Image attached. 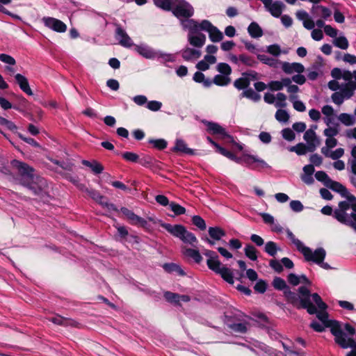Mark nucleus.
<instances>
[{
  "label": "nucleus",
  "instance_id": "4d7b16f0",
  "mask_svg": "<svg viewBox=\"0 0 356 356\" xmlns=\"http://www.w3.org/2000/svg\"><path fill=\"white\" fill-rule=\"evenodd\" d=\"M0 106L4 110H8L13 108L17 111H21V109L19 106L17 105H13L8 100L2 97H0Z\"/></svg>",
  "mask_w": 356,
  "mask_h": 356
},
{
  "label": "nucleus",
  "instance_id": "c85d7f7f",
  "mask_svg": "<svg viewBox=\"0 0 356 356\" xmlns=\"http://www.w3.org/2000/svg\"><path fill=\"white\" fill-rule=\"evenodd\" d=\"M249 35L253 38H258L263 35L264 32L260 26L255 22H252L248 27Z\"/></svg>",
  "mask_w": 356,
  "mask_h": 356
},
{
  "label": "nucleus",
  "instance_id": "6ab92c4d",
  "mask_svg": "<svg viewBox=\"0 0 356 356\" xmlns=\"http://www.w3.org/2000/svg\"><path fill=\"white\" fill-rule=\"evenodd\" d=\"M207 19L202 20L200 23H198L193 19H187L186 20L181 21V24L184 29H188L189 30L190 33H200V31H204L203 24L207 23Z\"/></svg>",
  "mask_w": 356,
  "mask_h": 356
},
{
  "label": "nucleus",
  "instance_id": "864d4df0",
  "mask_svg": "<svg viewBox=\"0 0 356 356\" xmlns=\"http://www.w3.org/2000/svg\"><path fill=\"white\" fill-rule=\"evenodd\" d=\"M268 284L264 280H259L254 286V290L259 293H264L266 291Z\"/></svg>",
  "mask_w": 356,
  "mask_h": 356
},
{
  "label": "nucleus",
  "instance_id": "c756f323",
  "mask_svg": "<svg viewBox=\"0 0 356 356\" xmlns=\"http://www.w3.org/2000/svg\"><path fill=\"white\" fill-rule=\"evenodd\" d=\"M356 90V82L350 81L345 84L344 87L341 90L344 98L350 99L354 95Z\"/></svg>",
  "mask_w": 356,
  "mask_h": 356
},
{
  "label": "nucleus",
  "instance_id": "a18cd8bd",
  "mask_svg": "<svg viewBox=\"0 0 356 356\" xmlns=\"http://www.w3.org/2000/svg\"><path fill=\"white\" fill-rule=\"evenodd\" d=\"M50 159V161L58 165L59 167H60L63 170H68V171H72V168H73V164L69 161H60L57 159H55L52 157H49Z\"/></svg>",
  "mask_w": 356,
  "mask_h": 356
},
{
  "label": "nucleus",
  "instance_id": "20e7f679",
  "mask_svg": "<svg viewBox=\"0 0 356 356\" xmlns=\"http://www.w3.org/2000/svg\"><path fill=\"white\" fill-rule=\"evenodd\" d=\"M311 298H312V300L316 303V306L314 305V312L308 313L309 314H316L318 319L321 321L325 327L330 328V332L332 334V332L334 330H338L341 327L340 322L337 320H330L328 318L329 314L326 312L328 306L323 301L318 293H311Z\"/></svg>",
  "mask_w": 356,
  "mask_h": 356
},
{
  "label": "nucleus",
  "instance_id": "2f4dec72",
  "mask_svg": "<svg viewBox=\"0 0 356 356\" xmlns=\"http://www.w3.org/2000/svg\"><path fill=\"white\" fill-rule=\"evenodd\" d=\"M247 322L227 323L228 327L234 332L245 334L248 331Z\"/></svg>",
  "mask_w": 356,
  "mask_h": 356
},
{
  "label": "nucleus",
  "instance_id": "69168bd1",
  "mask_svg": "<svg viewBox=\"0 0 356 356\" xmlns=\"http://www.w3.org/2000/svg\"><path fill=\"white\" fill-rule=\"evenodd\" d=\"M332 102L337 104L341 105L344 101V97L341 92H335L331 96Z\"/></svg>",
  "mask_w": 356,
  "mask_h": 356
},
{
  "label": "nucleus",
  "instance_id": "f704fd0d",
  "mask_svg": "<svg viewBox=\"0 0 356 356\" xmlns=\"http://www.w3.org/2000/svg\"><path fill=\"white\" fill-rule=\"evenodd\" d=\"M201 56V52L199 50H196L191 48H186L183 50L182 58L186 60H191L193 58H198Z\"/></svg>",
  "mask_w": 356,
  "mask_h": 356
},
{
  "label": "nucleus",
  "instance_id": "7c9ffc66",
  "mask_svg": "<svg viewBox=\"0 0 356 356\" xmlns=\"http://www.w3.org/2000/svg\"><path fill=\"white\" fill-rule=\"evenodd\" d=\"M82 163L90 168L95 174H100L104 170V166L95 160H92L91 161L83 160Z\"/></svg>",
  "mask_w": 356,
  "mask_h": 356
},
{
  "label": "nucleus",
  "instance_id": "4be33fe9",
  "mask_svg": "<svg viewBox=\"0 0 356 356\" xmlns=\"http://www.w3.org/2000/svg\"><path fill=\"white\" fill-rule=\"evenodd\" d=\"M303 138L310 147V152H314L320 145V140L317 138L315 131L311 129L305 131Z\"/></svg>",
  "mask_w": 356,
  "mask_h": 356
},
{
  "label": "nucleus",
  "instance_id": "bf43d9fd",
  "mask_svg": "<svg viewBox=\"0 0 356 356\" xmlns=\"http://www.w3.org/2000/svg\"><path fill=\"white\" fill-rule=\"evenodd\" d=\"M339 120L346 126H350L354 124L353 116L348 113L340 114L339 116Z\"/></svg>",
  "mask_w": 356,
  "mask_h": 356
},
{
  "label": "nucleus",
  "instance_id": "5701e85b",
  "mask_svg": "<svg viewBox=\"0 0 356 356\" xmlns=\"http://www.w3.org/2000/svg\"><path fill=\"white\" fill-rule=\"evenodd\" d=\"M310 13L312 17H321L323 19H328L332 15V11L330 8L321 5H313Z\"/></svg>",
  "mask_w": 356,
  "mask_h": 356
},
{
  "label": "nucleus",
  "instance_id": "9d476101",
  "mask_svg": "<svg viewBox=\"0 0 356 356\" xmlns=\"http://www.w3.org/2000/svg\"><path fill=\"white\" fill-rule=\"evenodd\" d=\"M207 130L208 132L213 135H220L222 139L227 140L229 143L233 144V146L241 151L243 149V145L236 143L233 137L228 134L225 129L221 127L219 124L213 122H206Z\"/></svg>",
  "mask_w": 356,
  "mask_h": 356
},
{
  "label": "nucleus",
  "instance_id": "393cba45",
  "mask_svg": "<svg viewBox=\"0 0 356 356\" xmlns=\"http://www.w3.org/2000/svg\"><path fill=\"white\" fill-rule=\"evenodd\" d=\"M17 83L20 89L28 95H33V92L29 86L28 79L21 74H17L15 76Z\"/></svg>",
  "mask_w": 356,
  "mask_h": 356
},
{
  "label": "nucleus",
  "instance_id": "de8ad7c7",
  "mask_svg": "<svg viewBox=\"0 0 356 356\" xmlns=\"http://www.w3.org/2000/svg\"><path fill=\"white\" fill-rule=\"evenodd\" d=\"M333 44L334 46L341 49H346L348 47V41L344 36L336 37L333 41Z\"/></svg>",
  "mask_w": 356,
  "mask_h": 356
},
{
  "label": "nucleus",
  "instance_id": "a19ab883",
  "mask_svg": "<svg viewBox=\"0 0 356 356\" xmlns=\"http://www.w3.org/2000/svg\"><path fill=\"white\" fill-rule=\"evenodd\" d=\"M280 250L277 243L274 241H268L266 243L264 251L270 256L275 257Z\"/></svg>",
  "mask_w": 356,
  "mask_h": 356
},
{
  "label": "nucleus",
  "instance_id": "58836bf2",
  "mask_svg": "<svg viewBox=\"0 0 356 356\" xmlns=\"http://www.w3.org/2000/svg\"><path fill=\"white\" fill-rule=\"evenodd\" d=\"M239 60L240 62L248 67H254L258 64V62L253 57L244 54L239 55Z\"/></svg>",
  "mask_w": 356,
  "mask_h": 356
},
{
  "label": "nucleus",
  "instance_id": "e2e57ef3",
  "mask_svg": "<svg viewBox=\"0 0 356 356\" xmlns=\"http://www.w3.org/2000/svg\"><path fill=\"white\" fill-rule=\"evenodd\" d=\"M282 137L288 140V141H292L295 139L296 135L293 130H291L289 128H285L282 131Z\"/></svg>",
  "mask_w": 356,
  "mask_h": 356
},
{
  "label": "nucleus",
  "instance_id": "0eeeda50",
  "mask_svg": "<svg viewBox=\"0 0 356 356\" xmlns=\"http://www.w3.org/2000/svg\"><path fill=\"white\" fill-rule=\"evenodd\" d=\"M177 19H189L194 15V8L186 0H175L172 10H170Z\"/></svg>",
  "mask_w": 356,
  "mask_h": 356
},
{
  "label": "nucleus",
  "instance_id": "9b49d317",
  "mask_svg": "<svg viewBox=\"0 0 356 356\" xmlns=\"http://www.w3.org/2000/svg\"><path fill=\"white\" fill-rule=\"evenodd\" d=\"M300 252L303 254L307 261H312L317 265L324 261L326 256V251L323 248H318L312 252L311 248L305 246Z\"/></svg>",
  "mask_w": 356,
  "mask_h": 356
},
{
  "label": "nucleus",
  "instance_id": "c03bdc74",
  "mask_svg": "<svg viewBox=\"0 0 356 356\" xmlns=\"http://www.w3.org/2000/svg\"><path fill=\"white\" fill-rule=\"evenodd\" d=\"M292 151H294L298 155H303L307 152H310V147L302 143L297 144L296 146L291 148Z\"/></svg>",
  "mask_w": 356,
  "mask_h": 356
},
{
  "label": "nucleus",
  "instance_id": "f3484780",
  "mask_svg": "<svg viewBox=\"0 0 356 356\" xmlns=\"http://www.w3.org/2000/svg\"><path fill=\"white\" fill-rule=\"evenodd\" d=\"M115 38L122 47H130L134 44L131 38L120 24H116Z\"/></svg>",
  "mask_w": 356,
  "mask_h": 356
},
{
  "label": "nucleus",
  "instance_id": "49530a36",
  "mask_svg": "<svg viewBox=\"0 0 356 356\" xmlns=\"http://www.w3.org/2000/svg\"><path fill=\"white\" fill-rule=\"evenodd\" d=\"M192 223L202 231L205 230L207 228L205 220L200 216H193L192 217Z\"/></svg>",
  "mask_w": 356,
  "mask_h": 356
},
{
  "label": "nucleus",
  "instance_id": "5fc2aeb1",
  "mask_svg": "<svg viewBox=\"0 0 356 356\" xmlns=\"http://www.w3.org/2000/svg\"><path fill=\"white\" fill-rule=\"evenodd\" d=\"M316 179L327 186L329 181H331L330 177L324 171H317L315 174Z\"/></svg>",
  "mask_w": 356,
  "mask_h": 356
},
{
  "label": "nucleus",
  "instance_id": "f257e3e1",
  "mask_svg": "<svg viewBox=\"0 0 356 356\" xmlns=\"http://www.w3.org/2000/svg\"><path fill=\"white\" fill-rule=\"evenodd\" d=\"M273 286L279 291H283L286 302L298 309H305L307 312H314V305L311 301V292L305 286L298 288V293L291 291L285 280L275 277L272 282Z\"/></svg>",
  "mask_w": 356,
  "mask_h": 356
},
{
  "label": "nucleus",
  "instance_id": "a878e982",
  "mask_svg": "<svg viewBox=\"0 0 356 356\" xmlns=\"http://www.w3.org/2000/svg\"><path fill=\"white\" fill-rule=\"evenodd\" d=\"M181 252L184 256L193 259L197 264H200L202 260V257L198 250L184 246L181 247Z\"/></svg>",
  "mask_w": 356,
  "mask_h": 356
},
{
  "label": "nucleus",
  "instance_id": "3c124183",
  "mask_svg": "<svg viewBox=\"0 0 356 356\" xmlns=\"http://www.w3.org/2000/svg\"><path fill=\"white\" fill-rule=\"evenodd\" d=\"M120 211L122 213L127 217L129 222L133 225L134 222L136 219L138 215L134 213L132 211L129 210L127 207H122L120 209Z\"/></svg>",
  "mask_w": 356,
  "mask_h": 356
},
{
  "label": "nucleus",
  "instance_id": "bb28decb",
  "mask_svg": "<svg viewBox=\"0 0 356 356\" xmlns=\"http://www.w3.org/2000/svg\"><path fill=\"white\" fill-rule=\"evenodd\" d=\"M189 43L195 47H202L206 42V36L204 34L200 33L197 35H188Z\"/></svg>",
  "mask_w": 356,
  "mask_h": 356
},
{
  "label": "nucleus",
  "instance_id": "7ed1b4c3",
  "mask_svg": "<svg viewBox=\"0 0 356 356\" xmlns=\"http://www.w3.org/2000/svg\"><path fill=\"white\" fill-rule=\"evenodd\" d=\"M204 254L208 257L207 265L211 270L216 274L220 275L222 279L229 284L234 283L233 270L226 266H222L218 254L210 250H206Z\"/></svg>",
  "mask_w": 356,
  "mask_h": 356
},
{
  "label": "nucleus",
  "instance_id": "c9c22d12",
  "mask_svg": "<svg viewBox=\"0 0 356 356\" xmlns=\"http://www.w3.org/2000/svg\"><path fill=\"white\" fill-rule=\"evenodd\" d=\"M257 250L253 245L250 243H248L245 245V247L244 248L245 255L251 261H254L257 260Z\"/></svg>",
  "mask_w": 356,
  "mask_h": 356
},
{
  "label": "nucleus",
  "instance_id": "72a5a7b5",
  "mask_svg": "<svg viewBox=\"0 0 356 356\" xmlns=\"http://www.w3.org/2000/svg\"><path fill=\"white\" fill-rule=\"evenodd\" d=\"M154 4L159 8L165 10L170 11L172 10V6L175 0H152Z\"/></svg>",
  "mask_w": 356,
  "mask_h": 356
},
{
  "label": "nucleus",
  "instance_id": "0e129e2a",
  "mask_svg": "<svg viewBox=\"0 0 356 356\" xmlns=\"http://www.w3.org/2000/svg\"><path fill=\"white\" fill-rule=\"evenodd\" d=\"M0 60L10 65H15L16 64L15 59L13 56L6 54H0Z\"/></svg>",
  "mask_w": 356,
  "mask_h": 356
},
{
  "label": "nucleus",
  "instance_id": "473e14b6",
  "mask_svg": "<svg viewBox=\"0 0 356 356\" xmlns=\"http://www.w3.org/2000/svg\"><path fill=\"white\" fill-rule=\"evenodd\" d=\"M163 269L168 273H177L179 275L184 276L186 275L185 272L181 268V266L175 263H166L163 266Z\"/></svg>",
  "mask_w": 356,
  "mask_h": 356
},
{
  "label": "nucleus",
  "instance_id": "aec40b11",
  "mask_svg": "<svg viewBox=\"0 0 356 356\" xmlns=\"http://www.w3.org/2000/svg\"><path fill=\"white\" fill-rule=\"evenodd\" d=\"M47 319L49 321L53 323L55 325L63 327H77L79 325V323L74 321V319L63 317L58 314H56V316L52 317H49Z\"/></svg>",
  "mask_w": 356,
  "mask_h": 356
},
{
  "label": "nucleus",
  "instance_id": "a211bd4d",
  "mask_svg": "<svg viewBox=\"0 0 356 356\" xmlns=\"http://www.w3.org/2000/svg\"><path fill=\"white\" fill-rule=\"evenodd\" d=\"M43 22L46 26L51 29L54 31L64 33L67 30L66 24L60 19L47 17L43 18Z\"/></svg>",
  "mask_w": 356,
  "mask_h": 356
},
{
  "label": "nucleus",
  "instance_id": "052dcab7",
  "mask_svg": "<svg viewBox=\"0 0 356 356\" xmlns=\"http://www.w3.org/2000/svg\"><path fill=\"white\" fill-rule=\"evenodd\" d=\"M164 297L168 302H179L180 300V296L170 291H166L164 293Z\"/></svg>",
  "mask_w": 356,
  "mask_h": 356
},
{
  "label": "nucleus",
  "instance_id": "603ef678",
  "mask_svg": "<svg viewBox=\"0 0 356 356\" xmlns=\"http://www.w3.org/2000/svg\"><path fill=\"white\" fill-rule=\"evenodd\" d=\"M208 140L212 143L216 148V152L222 154V156H234L231 152L227 150L225 148L220 146L218 143L213 141L210 137H207Z\"/></svg>",
  "mask_w": 356,
  "mask_h": 356
},
{
  "label": "nucleus",
  "instance_id": "338daca9",
  "mask_svg": "<svg viewBox=\"0 0 356 356\" xmlns=\"http://www.w3.org/2000/svg\"><path fill=\"white\" fill-rule=\"evenodd\" d=\"M161 106L162 103L155 100L149 101L147 104V108L152 111H158Z\"/></svg>",
  "mask_w": 356,
  "mask_h": 356
},
{
  "label": "nucleus",
  "instance_id": "37998d69",
  "mask_svg": "<svg viewBox=\"0 0 356 356\" xmlns=\"http://www.w3.org/2000/svg\"><path fill=\"white\" fill-rule=\"evenodd\" d=\"M216 70L220 73V74L230 76L232 70L229 64L226 63H219L216 66Z\"/></svg>",
  "mask_w": 356,
  "mask_h": 356
},
{
  "label": "nucleus",
  "instance_id": "8fccbe9b",
  "mask_svg": "<svg viewBox=\"0 0 356 356\" xmlns=\"http://www.w3.org/2000/svg\"><path fill=\"white\" fill-rule=\"evenodd\" d=\"M287 237L291 241V242L296 246L297 250L300 252L305 247L303 243L298 238H296L295 235L289 229L286 231Z\"/></svg>",
  "mask_w": 356,
  "mask_h": 356
},
{
  "label": "nucleus",
  "instance_id": "1a4fd4ad",
  "mask_svg": "<svg viewBox=\"0 0 356 356\" xmlns=\"http://www.w3.org/2000/svg\"><path fill=\"white\" fill-rule=\"evenodd\" d=\"M232 161L251 170H261L268 168V163L258 157H228Z\"/></svg>",
  "mask_w": 356,
  "mask_h": 356
},
{
  "label": "nucleus",
  "instance_id": "ddd939ff",
  "mask_svg": "<svg viewBox=\"0 0 356 356\" xmlns=\"http://www.w3.org/2000/svg\"><path fill=\"white\" fill-rule=\"evenodd\" d=\"M264 5L265 8L274 17L278 18L281 16L285 5L280 1H273V0H260Z\"/></svg>",
  "mask_w": 356,
  "mask_h": 356
},
{
  "label": "nucleus",
  "instance_id": "2eb2a0df",
  "mask_svg": "<svg viewBox=\"0 0 356 356\" xmlns=\"http://www.w3.org/2000/svg\"><path fill=\"white\" fill-rule=\"evenodd\" d=\"M203 25L204 31L209 33V37L211 42H218L223 39L222 33L216 26H213L210 21L208 20V22L204 23Z\"/></svg>",
  "mask_w": 356,
  "mask_h": 356
},
{
  "label": "nucleus",
  "instance_id": "13d9d810",
  "mask_svg": "<svg viewBox=\"0 0 356 356\" xmlns=\"http://www.w3.org/2000/svg\"><path fill=\"white\" fill-rule=\"evenodd\" d=\"M343 197L346 198L347 201L349 202L350 206H352V212L351 213H356V197L352 194H350L348 191L345 194V196Z\"/></svg>",
  "mask_w": 356,
  "mask_h": 356
},
{
  "label": "nucleus",
  "instance_id": "423d86ee",
  "mask_svg": "<svg viewBox=\"0 0 356 356\" xmlns=\"http://www.w3.org/2000/svg\"><path fill=\"white\" fill-rule=\"evenodd\" d=\"M235 88L238 90H243L240 95V98L245 97L254 102H258L261 99V95L255 92L252 88H250V80L245 76H242L236 79L233 83Z\"/></svg>",
  "mask_w": 356,
  "mask_h": 356
},
{
  "label": "nucleus",
  "instance_id": "6e6d98bb",
  "mask_svg": "<svg viewBox=\"0 0 356 356\" xmlns=\"http://www.w3.org/2000/svg\"><path fill=\"white\" fill-rule=\"evenodd\" d=\"M275 118L279 122H286L289 120V115L286 111L278 109L275 113Z\"/></svg>",
  "mask_w": 356,
  "mask_h": 356
},
{
  "label": "nucleus",
  "instance_id": "cd10ccee",
  "mask_svg": "<svg viewBox=\"0 0 356 356\" xmlns=\"http://www.w3.org/2000/svg\"><path fill=\"white\" fill-rule=\"evenodd\" d=\"M326 187L332 190L334 192L339 193L342 197L345 196V194L348 191L346 187L341 184L340 182L334 181L332 179H331V181H329V184H327Z\"/></svg>",
  "mask_w": 356,
  "mask_h": 356
},
{
  "label": "nucleus",
  "instance_id": "774afa93",
  "mask_svg": "<svg viewBox=\"0 0 356 356\" xmlns=\"http://www.w3.org/2000/svg\"><path fill=\"white\" fill-rule=\"evenodd\" d=\"M269 265L275 272L278 273H282L284 270L282 264L276 259H271L269 262Z\"/></svg>",
  "mask_w": 356,
  "mask_h": 356
},
{
  "label": "nucleus",
  "instance_id": "ea45409f",
  "mask_svg": "<svg viewBox=\"0 0 356 356\" xmlns=\"http://www.w3.org/2000/svg\"><path fill=\"white\" fill-rule=\"evenodd\" d=\"M135 51L146 58H151L154 56L153 51L145 46L135 45Z\"/></svg>",
  "mask_w": 356,
  "mask_h": 356
},
{
  "label": "nucleus",
  "instance_id": "4468645a",
  "mask_svg": "<svg viewBox=\"0 0 356 356\" xmlns=\"http://www.w3.org/2000/svg\"><path fill=\"white\" fill-rule=\"evenodd\" d=\"M127 161L139 163L152 170L161 168L159 163L154 157H124Z\"/></svg>",
  "mask_w": 356,
  "mask_h": 356
},
{
  "label": "nucleus",
  "instance_id": "e433bc0d",
  "mask_svg": "<svg viewBox=\"0 0 356 356\" xmlns=\"http://www.w3.org/2000/svg\"><path fill=\"white\" fill-rule=\"evenodd\" d=\"M81 189L95 202L101 199H106L105 196L101 195L98 191L92 188H88L83 186Z\"/></svg>",
  "mask_w": 356,
  "mask_h": 356
},
{
  "label": "nucleus",
  "instance_id": "f8f14e48",
  "mask_svg": "<svg viewBox=\"0 0 356 356\" xmlns=\"http://www.w3.org/2000/svg\"><path fill=\"white\" fill-rule=\"evenodd\" d=\"M332 335L334 337V342L341 348L346 349L356 343L352 337L346 339V334L342 330L341 327L338 330H334L332 332Z\"/></svg>",
  "mask_w": 356,
  "mask_h": 356
},
{
  "label": "nucleus",
  "instance_id": "412c9836",
  "mask_svg": "<svg viewBox=\"0 0 356 356\" xmlns=\"http://www.w3.org/2000/svg\"><path fill=\"white\" fill-rule=\"evenodd\" d=\"M171 151L176 154H184L188 155L195 154V150L189 148L186 143L182 139H177L174 147L171 149Z\"/></svg>",
  "mask_w": 356,
  "mask_h": 356
},
{
  "label": "nucleus",
  "instance_id": "b1692460",
  "mask_svg": "<svg viewBox=\"0 0 356 356\" xmlns=\"http://www.w3.org/2000/svg\"><path fill=\"white\" fill-rule=\"evenodd\" d=\"M282 69L287 74H291L293 72L301 74L305 71L304 65L300 63H290L284 62L282 63Z\"/></svg>",
  "mask_w": 356,
  "mask_h": 356
},
{
  "label": "nucleus",
  "instance_id": "4c0bfd02",
  "mask_svg": "<svg viewBox=\"0 0 356 356\" xmlns=\"http://www.w3.org/2000/svg\"><path fill=\"white\" fill-rule=\"evenodd\" d=\"M230 76L216 74L213 79V83L218 86H226L231 82Z\"/></svg>",
  "mask_w": 356,
  "mask_h": 356
},
{
  "label": "nucleus",
  "instance_id": "f03ea898",
  "mask_svg": "<svg viewBox=\"0 0 356 356\" xmlns=\"http://www.w3.org/2000/svg\"><path fill=\"white\" fill-rule=\"evenodd\" d=\"M10 163L19 176L22 184L35 195H41L48 187L47 180L35 173V170L29 164L17 159H13Z\"/></svg>",
  "mask_w": 356,
  "mask_h": 356
},
{
  "label": "nucleus",
  "instance_id": "dca6fc26",
  "mask_svg": "<svg viewBox=\"0 0 356 356\" xmlns=\"http://www.w3.org/2000/svg\"><path fill=\"white\" fill-rule=\"evenodd\" d=\"M208 233L211 239L208 237H202V239L207 242L209 245H213L214 241H220L226 235L225 231L220 227H210L208 229Z\"/></svg>",
  "mask_w": 356,
  "mask_h": 356
},
{
  "label": "nucleus",
  "instance_id": "6e6552de",
  "mask_svg": "<svg viewBox=\"0 0 356 356\" xmlns=\"http://www.w3.org/2000/svg\"><path fill=\"white\" fill-rule=\"evenodd\" d=\"M348 201H341L338 204V209L334 210L333 217L340 223L348 227H355L353 224V220L350 218V214L347 213L349 209H352V206Z\"/></svg>",
  "mask_w": 356,
  "mask_h": 356
},
{
  "label": "nucleus",
  "instance_id": "79ce46f5",
  "mask_svg": "<svg viewBox=\"0 0 356 356\" xmlns=\"http://www.w3.org/2000/svg\"><path fill=\"white\" fill-rule=\"evenodd\" d=\"M148 143L153 145V147L158 150H163L168 146V143L165 139H149Z\"/></svg>",
  "mask_w": 356,
  "mask_h": 356
},
{
  "label": "nucleus",
  "instance_id": "39448f33",
  "mask_svg": "<svg viewBox=\"0 0 356 356\" xmlns=\"http://www.w3.org/2000/svg\"><path fill=\"white\" fill-rule=\"evenodd\" d=\"M160 226L164 228L173 236L179 238L183 243L190 244L191 246L196 248L198 240L195 235L188 232L182 225H171L169 223L160 221Z\"/></svg>",
  "mask_w": 356,
  "mask_h": 356
},
{
  "label": "nucleus",
  "instance_id": "680f3d73",
  "mask_svg": "<svg viewBox=\"0 0 356 356\" xmlns=\"http://www.w3.org/2000/svg\"><path fill=\"white\" fill-rule=\"evenodd\" d=\"M257 58L259 60H260L261 63H263L266 65H268L270 67L275 66V60L271 58L268 57L267 56H266L264 54H258Z\"/></svg>",
  "mask_w": 356,
  "mask_h": 356
},
{
  "label": "nucleus",
  "instance_id": "09e8293b",
  "mask_svg": "<svg viewBox=\"0 0 356 356\" xmlns=\"http://www.w3.org/2000/svg\"><path fill=\"white\" fill-rule=\"evenodd\" d=\"M169 207L172 211L175 213L176 216H180L182 214H184L186 211L185 207L181 206L178 203L175 202H171L170 203Z\"/></svg>",
  "mask_w": 356,
  "mask_h": 356
}]
</instances>
